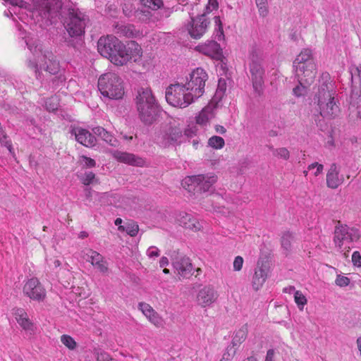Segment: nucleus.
I'll return each mask as SVG.
<instances>
[{"label":"nucleus","instance_id":"1","mask_svg":"<svg viewBox=\"0 0 361 361\" xmlns=\"http://www.w3.org/2000/svg\"><path fill=\"white\" fill-rule=\"evenodd\" d=\"M25 42L35 57L33 60H27V66L35 71L37 78L42 69L52 75L58 73L60 69L59 63L51 52L47 51L42 54L41 48L32 39L26 38Z\"/></svg>","mask_w":361,"mask_h":361},{"label":"nucleus","instance_id":"2","mask_svg":"<svg viewBox=\"0 0 361 361\" xmlns=\"http://www.w3.org/2000/svg\"><path fill=\"white\" fill-rule=\"evenodd\" d=\"M135 104L141 121L147 125L152 124L156 119L158 105L151 89L139 88L135 97Z\"/></svg>","mask_w":361,"mask_h":361},{"label":"nucleus","instance_id":"3","mask_svg":"<svg viewBox=\"0 0 361 361\" xmlns=\"http://www.w3.org/2000/svg\"><path fill=\"white\" fill-rule=\"evenodd\" d=\"M336 91L331 82L322 83L317 94V106L320 115L324 118H333L339 111Z\"/></svg>","mask_w":361,"mask_h":361},{"label":"nucleus","instance_id":"4","mask_svg":"<svg viewBox=\"0 0 361 361\" xmlns=\"http://www.w3.org/2000/svg\"><path fill=\"white\" fill-rule=\"evenodd\" d=\"M98 88L104 97L111 99H119L124 94L123 80L115 73L102 75L98 80Z\"/></svg>","mask_w":361,"mask_h":361},{"label":"nucleus","instance_id":"5","mask_svg":"<svg viewBox=\"0 0 361 361\" xmlns=\"http://www.w3.org/2000/svg\"><path fill=\"white\" fill-rule=\"evenodd\" d=\"M360 238L358 229L350 227L347 225H338L335 228L334 241L341 252H343L347 257L346 252H349L353 247L354 243Z\"/></svg>","mask_w":361,"mask_h":361},{"label":"nucleus","instance_id":"6","mask_svg":"<svg viewBox=\"0 0 361 361\" xmlns=\"http://www.w3.org/2000/svg\"><path fill=\"white\" fill-rule=\"evenodd\" d=\"M115 49L109 60L117 66L125 65L130 61L137 62L142 56L141 47L135 41H130L126 45L121 42V46Z\"/></svg>","mask_w":361,"mask_h":361},{"label":"nucleus","instance_id":"7","mask_svg":"<svg viewBox=\"0 0 361 361\" xmlns=\"http://www.w3.org/2000/svg\"><path fill=\"white\" fill-rule=\"evenodd\" d=\"M165 97L170 105L182 109L188 106L196 99L183 82L169 85L166 88Z\"/></svg>","mask_w":361,"mask_h":361},{"label":"nucleus","instance_id":"8","mask_svg":"<svg viewBox=\"0 0 361 361\" xmlns=\"http://www.w3.org/2000/svg\"><path fill=\"white\" fill-rule=\"evenodd\" d=\"M296 75H304L307 83H312L316 77V64L314 62L312 50L304 49L293 61Z\"/></svg>","mask_w":361,"mask_h":361},{"label":"nucleus","instance_id":"9","mask_svg":"<svg viewBox=\"0 0 361 361\" xmlns=\"http://www.w3.org/2000/svg\"><path fill=\"white\" fill-rule=\"evenodd\" d=\"M87 22V16L79 11V9L69 8L63 25L71 37H80L85 34V29Z\"/></svg>","mask_w":361,"mask_h":361},{"label":"nucleus","instance_id":"10","mask_svg":"<svg viewBox=\"0 0 361 361\" xmlns=\"http://www.w3.org/2000/svg\"><path fill=\"white\" fill-rule=\"evenodd\" d=\"M154 139L159 145L167 147L184 142V135L180 128L167 125L156 133Z\"/></svg>","mask_w":361,"mask_h":361},{"label":"nucleus","instance_id":"11","mask_svg":"<svg viewBox=\"0 0 361 361\" xmlns=\"http://www.w3.org/2000/svg\"><path fill=\"white\" fill-rule=\"evenodd\" d=\"M250 73L252 86L256 92L259 94L264 84V70L262 66V56L259 51L252 49L250 54Z\"/></svg>","mask_w":361,"mask_h":361},{"label":"nucleus","instance_id":"12","mask_svg":"<svg viewBox=\"0 0 361 361\" xmlns=\"http://www.w3.org/2000/svg\"><path fill=\"white\" fill-rule=\"evenodd\" d=\"M208 80V75L202 68L194 69L187 78L184 83L187 90L192 93L195 99L200 97L204 92L206 81Z\"/></svg>","mask_w":361,"mask_h":361},{"label":"nucleus","instance_id":"13","mask_svg":"<svg viewBox=\"0 0 361 361\" xmlns=\"http://www.w3.org/2000/svg\"><path fill=\"white\" fill-rule=\"evenodd\" d=\"M216 180L217 176L214 173L200 174L186 177L183 184L188 185L189 191L193 190L197 192H206L209 191Z\"/></svg>","mask_w":361,"mask_h":361},{"label":"nucleus","instance_id":"14","mask_svg":"<svg viewBox=\"0 0 361 361\" xmlns=\"http://www.w3.org/2000/svg\"><path fill=\"white\" fill-rule=\"evenodd\" d=\"M35 8L44 18H53L58 16L61 9L60 0H32Z\"/></svg>","mask_w":361,"mask_h":361},{"label":"nucleus","instance_id":"15","mask_svg":"<svg viewBox=\"0 0 361 361\" xmlns=\"http://www.w3.org/2000/svg\"><path fill=\"white\" fill-rule=\"evenodd\" d=\"M191 18L187 29L190 37L194 39L201 38L207 31L210 22L205 13L197 16L196 18Z\"/></svg>","mask_w":361,"mask_h":361},{"label":"nucleus","instance_id":"16","mask_svg":"<svg viewBox=\"0 0 361 361\" xmlns=\"http://www.w3.org/2000/svg\"><path fill=\"white\" fill-rule=\"evenodd\" d=\"M119 46H121V41L112 35L102 37L97 42L98 51L102 56L109 59L112 57L115 49Z\"/></svg>","mask_w":361,"mask_h":361},{"label":"nucleus","instance_id":"17","mask_svg":"<svg viewBox=\"0 0 361 361\" xmlns=\"http://www.w3.org/2000/svg\"><path fill=\"white\" fill-rule=\"evenodd\" d=\"M172 264L175 273L184 279H188L192 275L193 266L189 257L179 255L173 259Z\"/></svg>","mask_w":361,"mask_h":361},{"label":"nucleus","instance_id":"18","mask_svg":"<svg viewBox=\"0 0 361 361\" xmlns=\"http://www.w3.org/2000/svg\"><path fill=\"white\" fill-rule=\"evenodd\" d=\"M23 293L30 299L42 300L46 296V291L37 278L29 279L23 287Z\"/></svg>","mask_w":361,"mask_h":361},{"label":"nucleus","instance_id":"19","mask_svg":"<svg viewBox=\"0 0 361 361\" xmlns=\"http://www.w3.org/2000/svg\"><path fill=\"white\" fill-rule=\"evenodd\" d=\"M217 291L210 286L201 288L197 295V302L202 307H210L218 299Z\"/></svg>","mask_w":361,"mask_h":361},{"label":"nucleus","instance_id":"20","mask_svg":"<svg viewBox=\"0 0 361 361\" xmlns=\"http://www.w3.org/2000/svg\"><path fill=\"white\" fill-rule=\"evenodd\" d=\"M83 257L102 274H106L109 271L108 263L104 257L97 251L92 249L87 250L84 252Z\"/></svg>","mask_w":361,"mask_h":361},{"label":"nucleus","instance_id":"21","mask_svg":"<svg viewBox=\"0 0 361 361\" xmlns=\"http://www.w3.org/2000/svg\"><path fill=\"white\" fill-rule=\"evenodd\" d=\"M344 176L341 173V166L336 163L331 164L326 173L327 187L336 189L344 182Z\"/></svg>","mask_w":361,"mask_h":361},{"label":"nucleus","instance_id":"22","mask_svg":"<svg viewBox=\"0 0 361 361\" xmlns=\"http://www.w3.org/2000/svg\"><path fill=\"white\" fill-rule=\"evenodd\" d=\"M72 135H74L75 139L81 145L91 147L95 145L97 140L94 135L89 130L80 127H73L70 131Z\"/></svg>","mask_w":361,"mask_h":361},{"label":"nucleus","instance_id":"23","mask_svg":"<svg viewBox=\"0 0 361 361\" xmlns=\"http://www.w3.org/2000/svg\"><path fill=\"white\" fill-rule=\"evenodd\" d=\"M269 272V266L264 262H258L255 269V273L252 279V286L255 290H259L267 280Z\"/></svg>","mask_w":361,"mask_h":361},{"label":"nucleus","instance_id":"24","mask_svg":"<svg viewBox=\"0 0 361 361\" xmlns=\"http://www.w3.org/2000/svg\"><path fill=\"white\" fill-rule=\"evenodd\" d=\"M197 50L216 60L221 59L223 56L219 44L214 40L207 41L205 43L198 45Z\"/></svg>","mask_w":361,"mask_h":361},{"label":"nucleus","instance_id":"25","mask_svg":"<svg viewBox=\"0 0 361 361\" xmlns=\"http://www.w3.org/2000/svg\"><path fill=\"white\" fill-rule=\"evenodd\" d=\"M112 154L117 161L124 164L135 166H142L145 164V160L142 158L131 153L116 150Z\"/></svg>","mask_w":361,"mask_h":361},{"label":"nucleus","instance_id":"26","mask_svg":"<svg viewBox=\"0 0 361 361\" xmlns=\"http://www.w3.org/2000/svg\"><path fill=\"white\" fill-rule=\"evenodd\" d=\"M177 221L181 226L192 231H197L201 227L195 217L185 212H180L177 217Z\"/></svg>","mask_w":361,"mask_h":361},{"label":"nucleus","instance_id":"27","mask_svg":"<svg viewBox=\"0 0 361 361\" xmlns=\"http://www.w3.org/2000/svg\"><path fill=\"white\" fill-rule=\"evenodd\" d=\"M13 314L18 324L25 331H34V324L30 320L27 312L22 308L13 310Z\"/></svg>","mask_w":361,"mask_h":361},{"label":"nucleus","instance_id":"28","mask_svg":"<svg viewBox=\"0 0 361 361\" xmlns=\"http://www.w3.org/2000/svg\"><path fill=\"white\" fill-rule=\"evenodd\" d=\"M92 132L94 135L99 137L102 140L110 145L111 146H117L118 140L114 137V136L107 130H106L104 128L100 126H97L92 128Z\"/></svg>","mask_w":361,"mask_h":361},{"label":"nucleus","instance_id":"29","mask_svg":"<svg viewBox=\"0 0 361 361\" xmlns=\"http://www.w3.org/2000/svg\"><path fill=\"white\" fill-rule=\"evenodd\" d=\"M214 116V108L212 106L204 107L196 116V123L198 125L207 126Z\"/></svg>","mask_w":361,"mask_h":361},{"label":"nucleus","instance_id":"30","mask_svg":"<svg viewBox=\"0 0 361 361\" xmlns=\"http://www.w3.org/2000/svg\"><path fill=\"white\" fill-rule=\"evenodd\" d=\"M295 240L294 233L290 231H284L281 238V244L282 248L287 252H290L292 249L293 243Z\"/></svg>","mask_w":361,"mask_h":361},{"label":"nucleus","instance_id":"31","mask_svg":"<svg viewBox=\"0 0 361 361\" xmlns=\"http://www.w3.org/2000/svg\"><path fill=\"white\" fill-rule=\"evenodd\" d=\"M135 28L132 25L118 24L115 26V33L120 36L131 37L135 35Z\"/></svg>","mask_w":361,"mask_h":361},{"label":"nucleus","instance_id":"32","mask_svg":"<svg viewBox=\"0 0 361 361\" xmlns=\"http://www.w3.org/2000/svg\"><path fill=\"white\" fill-rule=\"evenodd\" d=\"M299 82V85H298L295 87L293 88V92L294 95L296 97H301L306 94L307 88L312 83H307L303 78H305L304 75H296Z\"/></svg>","mask_w":361,"mask_h":361},{"label":"nucleus","instance_id":"33","mask_svg":"<svg viewBox=\"0 0 361 361\" xmlns=\"http://www.w3.org/2000/svg\"><path fill=\"white\" fill-rule=\"evenodd\" d=\"M247 326H242L238 330L232 340V344L233 346L239 345L242 343L247 338Z\"/></svg>","mask_w":361,"mask_h":361},{"label":"nucleus","instance_id":"34","mask_svg":"<svg viewBox=\"0 0 361 361\" xmlns=\"http://www.w3.org/2000/svg\"><path fill=\"white\" fill-rule=\"evenodd\" d=\"M147 318L157 328H162L164 326L165 322L164 319L156 311Z\"/></svg>","mask_w":361,"mask_h":361},{"label":"nucleus","instance_id":"35","mask_svg":"<svg viewBox=\"0 0 361 361\" xmlns=\"http://www.w3.org/2000/svg\"><path fill=\"white\" fill-rule=\"evenodd\" d=\"M269 149L273 152L274 156L278 158L288 160L290 157V152L286 147L274 149L273 147H269Z\"/></svg>","mask_w":361,"mask_h":361},{"label":"nucleus","instance_id":"36","mask_svg":"<svg viewBox=\"0 0 361 361\" xmlns=\"http://www.w3.org/2000/svg\"><path fill=\"white\" fill-rule=\"evenodd\" d=\"M208 145L214 149H221L224 147L225 142L221 137L214 135L209 139Z\"/></svg>","mask_w":361,"mask_h":361},{"label":"nucleus","instance_id":"37","mask_svg":"<svg viewBox=\"0 0 361 361\" xmlns=\"http://www.w3.org/2000/svg\"><path fill=\"white\" fill-rule=\"evenodd\" d=\"M294 300L298 308L302 310L304 306L307 304V299L305 296L300 290H295L294 293Z\"/></svg>","mask_w":361,"mask_h":361},{"label":"nucleus","instance_id":"38","mask_svg":"<svg viewBox=\"0 0 361 361\" xmlns=\"http://www.w3.org/2000/svg\"><path fill=\"white\" fill-rule=\"evenodd\" d=\"M142 4L152 10H157L163 6L162 0H140Z\"/></svg>","mask_w":361,"mask_h":361},{"label":"nucleus","instance_id":"39","mask_svg":"<svg viewBox=\"0 0 361 361\" xmlns=\"http://www.w3.org/2000/svg\"><path fill=\"white\" fill-rule=\"evenodd\" d=\"M214 20L216 26V37L218 40H221L224 37L221 20L219 16H215Z\"/></svg>","mask_w":361,"mask_h":361},{"label":"nucleus","instance_id":"40","mask_svg":"<svg viewBox=\"0 0 361 361\" xmlns=\"http://www.w3.org/2000/svg\"><path fill=\"white\" fill-rule=\"evenodd\" d=\"M61 343L70 350H73L76 348V342L75 340L68 335H63L61 337Z\"/></svg>","mask_w":361,"mask_h":361},{"label":"nucleus","instance_id":"41","mask_svg":"<svg viewBox=\"0 0 361 361\" xmlns=\"http://www.w3.org/2000/svg\"><path fill=\"white\" fill-rule=\"evenodd\" d=\"M126 232L132 237L135 236L138 233V225L134 222H129L123 228Z\"/></svg>","mask_w":361,"mask_h":361},{"label":"nucleus","instance_id":"42","mask_svg":"<svg viewBox=\"0 0 361 361\" xmlns=\"http://www.w3.org/2000/svg\"><path fill=\"white\" fill-rule=\"evenodd\" d=\"M59 103L56 97H51L45 102V107L49 111H54L58 109Z\"/></svg>","mask_w":361,"mask_h":361},{"label":"nucleus","instance_id":"43","mask_svg":"<svg viewBox=\"0 0 361 361\" xmlns=\"http://www.w3.org/2000/svg\"><path fill=\"white\" fill-rule=\"evenodd\" d=\"M259 15L264 17L268 13L267 0H255Z\"/></svg>","mask_w":361,"mask_h":361},{"label":"nucleus","instance_id":"44","mask_svg":"<svg viewBox=\"0 0 361 361\" xmlns=\"http://www.w3.org/2000/svg\"><path fill=\"white\" fill-rule=\"evenodd\" d=\"M79 161L86 168H93L96 166V161L93 159L85 155L80 157Z\"/></svg>","mask_w":361,"mask_h":361},{"label":"nucleus","instance_id":"45","mask_svg":"<svg viewBox=\"0 0 361 361\" xmlns=\"http://www.w3.org/2000/svg\"><path fill=\"white\" fill-rule=\"evenodd\" d=\"M138 308L146 317L155 311L149 304L143 302L138 304Z\"/></svg>","mask_w":361,"mask_h":361},{"label":"nucleus","instance_id":"46","mask_svg":"<svg viewBox=\"0 0 361 361\" xmlns=\"http://www.w3.org/2000/svg\"><path fill=\"white\" fill-rule=\"evenodd\" d=\"M308 171H314L313 174L315 176L321 174L324 170V166L318 162H314L310 164L307 167Z\"/></svg>","mask_w":361,"mask_h":361},{"label":"nucleus","instance_id":"47","mask_svg":"<svg viewBox=\"0 0 361 361\" xmlns=\"http://www.w3.org/2000/svg\"><path fill=\"white\" fill-rule=\"evenodd\" d=\"M95 179V174L92 171H87L81 178L82 183L85 185L92 183Z\"/></svg>","mask_w":361,"mask_h":361},{"label":"nucleus","instance_id":"48","mask_svg":"<svg viewBox=\"0 0 361 361\" xmlns=\"http://www.w3.org/2000/svg\"><path fill=\"white\" fill-rule=\"evenodd\" d=\"M197 131V128L196 126L192 125V126H188V128L185 130L184 133H183V135H184V140L185 138L193 137L196 135Z\"/></svg>","mask_w":361,"mask_h":361},{"label":"nucleus","instance_id":"49","mask_svg":"<svg viewBox=\"0 0 361 361\" xmlns=\"http://www.w3.org/2000/svg\"><path fill=\"white\" fill-rule=\"evenodd\" d=\"M335 283L338 286L345 287L349 285L350 279L344 276L338 275L336 279Z\"/></svg>","mask_w":361,"mask_h":361},{"label":"nucleus","instance_id":"50","mask_svg":"<svg viewBox=\"0 0 361 361\" xmlns=\"http://www.w3.org/2000/svg\"><path fill=\"white\" fill-rule=\"evenodd\" d=\"M97 361H116L104 351H99L97 353Z\"/></svg>","mask_w":361,"mask_h":361},{"label":"nucleus","instance_id":"51","mask_svg":"<svg viewBox=\"0 0 361 361\" xmlns=\"http://www.w3.org/2000/svg\"><path fill=\"white\" fill-rule=\"evenodd\" d=\"M160 255V250L155 246L149 247L147 250V255L149 258H154L159 257Z\"/></svg>","mask_w":361,"mask_h":361},{"label":"nucleus","instance_id":"52","mask_svg":"<svg viewBox=\"0 0 361 361\" xmlns=\"http://www.w3.org/2000/svg\"><path fill=\"white\" fill-rule=\"evenodd\" d=\"M243 262L244 260L242 257H235L233 261V269L236 271H240L243 267Z\"/></svg>","mask_w":361,"mask_h":361},{"label":"nucleus","instance_id":"53","mask_svg":"<svg viewBox=\"0 0 361 361\" xmlns=\"http://www.w3.org/2000/svg\"><path fill=\"white\" fill-rule=\"evenodd\" d=\"M352 262L355 266L361 267V255L358 251H355L353 253Z\"/></svg>","mask_w":361,"mask_h":361},{"label":"nucleus","instance_id":"54","mask_svg":"<svg viewBox=\"0 0 361 361\" xmlns=\"http://www.w3.org/2000/svg\"><path fill=\"white\" fill-rule=\"evenodd\" d=\"M0 142L4 144L10 152H11L12 145L10 140H8L7 136L3 135L2 137H0Z\"/></svg>","mask_w":361,"mask_h":361},{"label":"nucleus","instance_id":"55","mask_svg":"<svg viewBox=\"0 0 361 361\" xmlns=\"http://www.w3.org/2000/svg\"><path fill=\"white\" fill-rule=\"evenodd\" d=\"M274 350L273 349H269L266 355L265 361H274Z\"/></svg>","mask_w":361,"mask_h":361},{"label":"nucleus","instance_id":"56","mask_svg":"<svg viewBox=\"0 0 361 361\" xmlns=\"http://www.w3.org/2000/svg\"><path fill=\"white\" fill-rule=\"evenodd\" d=\"M207 6L212 9L216 10L219 6L217 0H208Z\"/></svg>","mask_w":361,"mask_h":361},{"label":"nucleus","instance_id":"57","mask_svg":"<svg viewBox=\"0 0 361 361\" xmlns=\"http://www.w3.org/2000/svg\"><path fill=\"white\" fill-rule=\"evenodd\" d=\"M169 264V259L166 257H162L159 260V266L164 267Z\"/></svg>","mask_w":361,"mask_h":361},{"label":"nucleus","instance_id":"58","mask_svg":"<svg viewBox=\"0 0 361 361\" xmlns=\"http://www.w3.org/2000/svg\"><path fill=\"white\" fill-rule=\"evenodd\" d=\"M215 129H216V131L220 134H224L226 132V128L224 126H220V125L216 126Z\"/></svg>","mask_w":361,"mask_h":361},{"label":"nucleus","instance_id":"59","mask_svg":"<svg viewBox=\"0 0 361 361\" xmlns=\"http://www.w3.org/2000/svg\"><path fill=\"white\" fill-rule=\"evenodd\" d=\"M173 8H165L164 11H163V13L162 15L164 16L166 18H168L170 16V15L173 13Z\"/></svg>","mask_w":361,"mask_h":361},{"label":"nucleus","instance_id":"60","mask_svg":"<svg viewBox=\"0 0 361 361\" xmlns=\"http://www.w3.org/2000/svg\"><path fill=\"white\" fill-rule=\"evenodd\" d=\"M225 85H226V83L224 80H219V85H218L219 90H222V91L226 89Z\"/></svg>","mask_w":361,"mask_h":361},{"label":"nucleus","instance_id":"61","mask_svg":"<svg viewBox=\"0 0 361 361\" xmlns=\"http://www.w3.org/2000/svg\"><path fill=\"white\" fill-rule=\"evenodd\" d=\"M356 344H357V349L360 353V355L361 356V336H360L357 338Z\"/></svg>","mask_w":361,"mask_h":361},{"label":"nucleus","instance_id":"62","mask_svg":"<svg viewBox=\"0 0 361 361\" xmlns=\"http://www.w3.org/2000/svg\"><path fill=\"white\" fill-rule=\"evenodd\" d=\"M355 71L357 73V75L360 77L361 74V64L355 68Z\"/></svg>","mask_w":361,"mask_h":361},{"label":"nucleus","instance_id":"63","mask_svg":"<svg viewBox=\"0 0 361 361\" xmlns=\"http://www.w3.org/2000/svg\"><path fill=\"white\" fill-rule=\"evenodd\" d=\"M87 236H88V234L85 231H81L79 233V238H87Z\"/></svg>","mask_w":361,"mask_h":361},{"label":"nucleus","instance_id":"64","mask_svg":"<svg viewBox=\"0 0 361 361\" xmlns=\"http://www.w3.org/2000/svg\"><path fill=\"white\" fill-rule=\"evenodd\" d=\"M285 292H288L289 293H291L292 292H295V288L293 286H290L289 288H286L284 289Z\"/></svg>","mask_w":361,"mask_h":361}]
</instances>
